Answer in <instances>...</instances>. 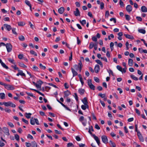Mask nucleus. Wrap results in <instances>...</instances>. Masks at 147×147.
Segmentation results:
<instances>
[{
    "instance_id": "nucleus-15",
    "label": "nucleus",
    "mask_w": 147,
    "mask_h": 147,
    "mask_svg": "<svg viewBox=\"0 0 147 147\" xmlns=\"http://www.w3.org/2000/svg\"><path fill=\"white\" fill-rule=\"evenodd\" d=\"M124 35L127 38L131 40H133L134 39V37L132 35L125 34H124Z\"/></svg>"
},
{
    "instance_id": "nucleus-30",
    "label": "nucleus",
    "mask_w": 147,
    "mask_h": 147,
    "mask_svg": "<svg viewBox=\"0 0 147 147\" xmlns=\"http://www.w3.org/2000/svg\"><path fill=\"white\" fill-rule=\"evenodd\" d=\"M8 61L11 63L15 64V63L14 61V60L13 59H11L10 58H9L8 59Z\"/></svg>"
},
{
    "instance_id": "nucleus-49",
    "label": "nucleus",
    "mask_w": 147,
    "mask_h": 147,
    "mask_svg": "<svg viewBox=\"0 0 147 147\" xmlns=\"http://www.w3.org/2000/svg\"><path fill=\"white\" fill-rule=\"evenodd\" d=\"M88 84L89 86L92 84V80L91 79L89 80L88 81Z\"/></svg>"
},
{
    "instance_id": "nucleus-14",
    "label": "nucleus",
    "mask_w": 147,
    "mask_h": 147,
    "mask_svg": "<svg viewBox=\"0 0 147 147\" xmlns=\"http://www.w3.org/2000/svg\"><path fill=\"white\" fill-rule=\"evenodd\" d=\"M64 95L63 97L64 98L68 96L71 94V93L68 90H67L66 91L64 92Z\"/></svg>"
},
{
    "instance_id": "nucleus-45",
    "label": "nucleus",
    "mask_w": 147,
    "mask_h": 147,
    "mask_svg": "<svg viewBox=\"0 0 147 147\" xmlns=\"http://www.w3.org/2000/svg\"><path fill=\"white\" fill-rule=\"evenodd\" d=\"M94 80L97 82H99V78L96 77H94Z\"/></svg>"
},
{
    "instance_id": "nucleus-6",
    "label": "nucleus",
    "mask_w": 147,
    "mask_h": 147,
    "mask_svg": "<svg viewBox=\"0 0 147 147\" xmlns=\"http://www.w3.org/2000/svg\"><path fill=\"white\" fill-rule=\"evenodd\" d=\"M92 136L93 137L96 142L98 145L100 144V142L98 138L94 134L92 135Z\"/></svg>"
},
{
    "instance_id": "nucleus-58",
    "label": "nucleus",
    "mask_w": 147,
    "mask_h": 147,
    "mask_svg": "<svg viewBox=\"0 0 147 147\" xmlns=\"http://www.w3.org/2000/svg\"><path fill=\"white\" fill-rule=\"evenodd\" d=\"M73 146V144L71 143H69L67 144V147H71Z\"/></svg>"
},
{
    "instance_id": "nucleus-50",
    "label": "nucleus",
    "mask_w": 147,
    "mask_h": 147,
    "mask_svg": "<svg viewBox=\"0 0 147 147\" xmlns=\"http://www.w3.org/2000/svg\"><path fill=\"white\" fill-rule=\"evenodd\" d=\"M39 66L40 68L41 69H45L46 68V67L45 66H43L41 63L40 64Z\"/></svg>"
},
{
    "instance_id": "nucleus-24",
    "label": "nucleus",
    "mask_w": 147,
    "mask_h": 147,
    "mask_svg": "<svg viewBox=\"0 0 147 147\" xmlns=\"http://www.w3.org/2000/svg\"><path fill=\"white\" fill-rule=\"evenodd\" d=\"M85 90L83 89L80 88L78 90V92H79L80 94L81 95L83 94Z\"/></svg>"
},
{
    "instance_id": "nucleus-57",
    "label": "nucleus",
    "mask_w": 147,
    "mask_h": 147,
    "mask_svg": "<svg viewBox=\"0 0 147 147\" xmlns=\"http://www.w3.org/2000/svg\"><path fill=\"white\" fill-rule=\"evenodd\" d=\"M100 102L102 105L103 107H105V104L103 101H102L100 99L99 100Z\"/></svg>"
},
{
    "instance_id": "nucleus-28",
    "label": "nucleus",
    "mask_w": 147,
    "mask_h": 147,
    "mask_svg": "<svg viewBox=\"0 0 147 147\" xmlns=\"http://www.w3.org/2000/svg\"><path fill=\"white\" fill-rule=\"evenodd\" d=\"M131 77L135 80L137 81L138 80V78L135 76L134 75H131L130 76Z\"/></svg>"
},
{
    "instance_id": "nucleus-36",
    "label": "nucleus",
    "mask_w": 147,
    "mask_h": 147,
    "mask_svg": "<svg viewBox=\"0 0 147 147\" xmlns=\"http://www.w3.org/2000/svg\"><path fill=\"white\" fill-rule=\"evenodd\" d=\"M117 68L119 70L123 73L122 69L121 66L118 65L117 66Z\"/></svg>"
},
{
    "instance_id": "nucleus-33",
    "label": "nucleus",
    "mask_w": 147,
    "mask_h": 147,
    "mask_svg": "<svg viewBox=\"0 0 147 147\" xmlns=\"http://www.w3.org/2000/svg\"><path fill=\"white\" fill-rule=\"evenodd\" d=\"M32 147H37V145L36 142H32Z\"/></svg>"
},
{
    "instance_id": "nucleus-21",
    "label": "nucleus",
    "mask_w": 147,
    "mask_h": 147,
    "mask_svg": "<svg viewBox=\"0 0 147 147\" xmlns=\"http://www.w3.org/2000/svg\"><path fill=\"white\" fill-rule=\"evenodd\" d=\"M128 64L129 66H132L133 65V60L131 59H128Z\"/></svg>"
},
{
    "instance_id": "nucleus-3",
    "label": "nucleus",
    "mask_w": 147,
    "mask_h": 147,
    "mask_svg": "<svg viewBox=\"0 0 147 147\" xmlns=\"http://www.w3.org/2000/svg\"><path fill=\"white\" fill-rule=\"evenodd\" d=\"M3 105L6 107L9 106L13 108H15L16 106L15 104L10 101L7 102H4Z\"/></svg>"
},
{
    "instance_id": "nucleus-22",
    "label": "nucleus",
    "mask_w": 147,
    "mask_h": 147,
    "mask_svg": "<svg viewBox=\"0 0 147 147\" xmlns=\"http://www.w3.org/2000/svg\"><path fill=\"white\" fill-rule=\"evenodd\" d=\"M109 143L111 147H116V145L111 140L109 141Z\"/></svg>"
},
{
    "instance_id": "nucleus-39",
    "label": "nucleus",
    "mask_w": 147,
    "mask_h": 147,
    "mask_svg": "<svg viewBox=\"0 0 147 147\" xmlns=\"http://www.w3.org/2000/svg\"><path fill=\"white\" fill-rule=\"evenodd\" d=\"M107 71L109 73L110 75V74H111L113 76H114L113 71L111 70V69L107 70Z\"/></svg>"
},
{
    "instance_id": "nucleus-44",
    "label": "nucleus",
    "mask_w": 147,
    "mask_h": 147,
    "mask_svg": "<svg viewBox=\"0 0 147 147\" xmlns=\"http://www.w3.org/2000/svg\"><path fill=\"white\" fill-rule=\"evenodd\" d=\"M119 4L121 7H123L124 6L123 2L121 0H120L119 1Z\"/></svg>"
},
{
    "instance_id": "nucleus-40",
    "label": "nucleus",
    "mask_w": 147,
    "mask_h": 147,
    "mask_svg": "<svg viewBox=\"0 0 147 147\" xmlns=\"http://www.w3.org/2000/svg\"><path fill=\"white\" fill-rule=\"evenodd\" d=\"M25 3L28 6H30V5H31V3H30V2L29 1L25 0Z\"/></svg>"
},
{
    "instance_id": "nucleus-51",
    "label": "nucleus",
    "mask_w": 147,
    "mask_h": 147,
    "mask_svg": "<svg viewBox=\"0 0 147 147\" xmlns=\"http://www.w3.org/2000/svg\"><path fill=\"white\" fill-rule=\"evenodd\" d=\"M92 40L94 42H96L97 40V38L95 36H94L92 38Z\"/></svg>"
},
{
    "instance_id": "nucleus-17",
    "label": "nucleus",
    "mask_w": 147,
    "mask_h": 147,
    "mask_svg": "<svg viewBox=\"0 0 147 147\" xmlns=\"http://www.w3.org/2000/svg\"><path fill=\"white\" fill-rule=\"evenodd\" d=\"M82 101L84 105H88V104L86 97H84L82 100Z\"/></svg>"
},
{
    "instance_id": "nucleus-35",
    "label": "nucleus",
    "mask_w": 147,
    "mask_h": 147,
    "mask_svg": "<svg viewBox=\"0 0 147 147\" xmlns=\"http://www.w3.org/2000/svg\"><path fill=\"white\" fill-rule=\"evenodd\" d=\"M114 43L113 42H111L110 44V48H111V51H112V50H113V46H114Z\"/></svg>"
},
{
    "instance_id": "nucleus-47",
    "label": "nucleus",
    "mask_w": 147,
    "mask_h": 147,
    "mask_svg": "<svg viewBox=\"0 0 147 147\" xmlns=\"http://www.w3.org/2000/svg\"><path fill=\"white\" fill-rule=\"evenodd\" d=\"M90 88L93 90L95 89V86L92 84L89 86Z\"/></svg>"
},
{
    "instance_id": "nucleus-34",
    "label": "nucleus",
    "mask_w": 147,
    "mask_h": 147,
    "mask_svg": "<svg viewBox=\"0 0 147 147\" xmlns=\"http://www.w3.org/2000/svg\"><path fill=\"white\" fill-rule=\"evenodd\" d=\"M95 61L98 64H99L102 67L103 66V65L102 62L99 60H96Z\"/></svg>"
},
{
    "instance_id": "nucleus-55",
    "label": "nucleus",
    "mask_w": 147,
    "mask_h": 147,
    "mask_svg": "<svg viewBox=\"0 0 147 147\" xmlns=\"http://www.w3.org/2000/svg\"><path fill=\"white\" fill-rule=\"evenodd\" d=\"M111 21H113L115 23L116 22V19L114 18H112L110 20Z\"/></svg>"
},
{
    "instance_id": "nucleus-12",
    "label": "nucleus",
    "mask_w": 147,
    "mask_h": 147,
    "mask_svg": "<svg viewBox=\"0 0 147 147\" xmlns=\"http://www.w3.org/2000/svg\"><path fill=\"white\" fill-rule=\"evenodd\" d=\"M126 10L129 12H130L132 10V6L130 5H128L126 7Z\"/></svg>"
},
{
    "instance_id": "nucleus-42",
    "label": "nucleus",
    "mask_w": 147,
    "mask_h": 147,
    "mask_svg": "<svg viewBox=\"0 0 147 147\" xmlns=\"http://www.w3.org/2000/svg\"><path fill=\"white\" fill-rule=\"evenodd\" d=\"M18 25L19 26H23L24 25L25 23L23 22H18Z\"/></svg>"
},
{
    "instance_id": "nucleus-19",
    "label": "nucleus",
    "mask_w": 147,
    "mask_h": 147,
    "mask_svg": "<svg viewBox=\"0 0 147 147\" xmlns=\"http://www.w3.org/2000/svg\"><path fill=\"white\" fill-rule=\"evenodd\" d=\"M81 108L83 110H85L86 109L89 108V106L88 105H82Z\"/></svg>"
},
{
    "instance_id": "nucleus-18",
    "label": "nucleus",
    "mask_w": 147,
    "mask_h": 147,
    "mask_svg": "<svg viewBox=\"0 0 147 147\" xmlns=\"http://www.w3.org/2000/svg\"><path fill=\"white\" fill-rule=\"evenodd\" d=\"M64 8L63 7H61L58 9V12L61 14H62L64 11Z\"/></svg>"
},
{
    "instance_id": "nucleus-11",
    "label": "nucleus",
    "mask_w": 147,
    "mask_h": 147,
    "mask_svg": "<svg viewBox=\"0 0 147 147\" xmlns=\"http://www.w3.org/2000/svg\"><path fill=\"white\" fill-rule=\"evenodd\" d=\"M71 72L73 74V77L75 76L78 75L77 72L72 67L71 68Z\"/></svg>"
},
{
    "instance_id": "nucleus-16",
    "label": "nucleus",
    "mask_w": 147,
    "mask_h": 147,
    "mask_svg": "<svg viewBox=\"0 0 147 147\" xmlns=\"http://www.w3.org/2000/svg\"><path fill=\"white\" fill-rule=\"evenodd\" d=\"M94 71L96 73H98L100 70V67L98 65H96L94 68Z\"/></svg>"
},
{
    "instance_id": "nucleus-23",
    "label": "nucleus",
    "mask_w": 147,
    "mask_h": 147,
    "mask_svg": "<svg viewBox=\"0 0 147 147\" xmlns=\"http://www.w3.org/2000/svg\"><path fill=\"white\" fill-rule=\"evenodd\" d=\"M5 94L4 93H0V98L2 99H3L5 98Z\"/></svg>"
},
{
    "instance_id": "nucleus-7",
    "label": "nucleus",
    "mask_w": 147,
    "mask_h": 147,
    "mask_svg": "<svg viewBox=\"0 0 147 147\" xmlns=\"http://www.w3.org/2000/svg\"><path fill=\"white\" fill-rule=\"evenodd\" d=\"M137 135L140 141L141 142H143L144 141V138L140 132H138Z\"/></svg>"
},
{
    "instance_id": "nucleus-5",
    "label": "nucleus",
    "mask_w": 147,
    "mask_h": 147,
    "mask_svg": "<svg viewBox=\"0 0 147 147\" xmlns=\"http://www.w3.org/2000/svg\"><path fill=\"white\" fill-rule=\"evenodd\" d=\"M101 138L102 141L103 143L105 144L108 143V139L107 136L103 135L101 136Z\"/></svg>"
},
{
    "instance_id": "nucleus-61",
    "label": "nucleus",
    "mask_w": 147,
    "mask_h": 147,
    "mask_svg": "<svg viewBox=\"0 0 147 147\" xmlns=\"http://www.w3.org/2000/svg\"><path fill=\"white\" fill-rule=\"evenodd\" d=\"M3 20L5 21H9V17H5L3 18Z\"/></svg>"
},
{
    "instance_id": "nucleus-29",
    "label": "nucleus",
    "mask_w": 147,
    "mask_h": 147,
    "mask_svg": "<svg viewBox=\"0 0 147 147\" xmlns=\"http://www.w3.org/2000/svg\"><path fill=\"white\" fill-rule=\"evenodd\" d=\"M19 65L22 67L24 68H26L27 67V66L25 65L22 62L19 63Z\"/></svg>"
},
{
    "instance_id": "nucleus-56",
    "label": "nucleus",
    "mask_w": 147,
    "mask_h": 147,
    "mask_svg": "<svg viewBox=\"0 0 147 147\" xmlns=\"http://www.w3.org/2000/svg\"><path fill=\"white\" fill-rule=\"evenodd\" d=\"M22 120L23 122H24L25 123L28 124V121L24 119V118H22Z\"/></svg>"
},
{
    "instance_id": "nucleus-62",
    "label": "nucleus",
    "mask_w": 147,
    "mask_h": 147,
    "mask_svg": "<svg viewBox=\"0 0 147 147\" xmlns=\"http://www.w3.org/2000/svg\"><path fill=\"white\" fill-rule=\"evenodd\" d=\"M95 128L98 130L100 129V127L97 124H95Z\"/></svg>"
},
{
    "instance_id": "nucleus-59",
    "label": "nucleus",
    "mask_w": 147,
    "mask_h": 147,
    "mask_svg": "<svg viewBox=\"0 0 147 147\" xmlns=\"http://www.w3.org/2000/svg\"><path fill=\"white\" fill-rule=\"evenodd\" d=\"M26 145L27 147H30L31 146V144L30 143L26 142Z\"/></svg>"
},
{
    "instance_id": "nucleus-2",
    "label": "nucleus",
    "mask_w": 147,
    "mask_h": 147,
    "mask_svg": "<svg viewBox=\"0 0 147 147\" xmlns=\"http://www.w3.org/2000/svg\"><path fill=\"white\" fill-rule=\"evenodd\" d=\"M3 86L5 88L8 90H13L15 89V88L13 85L6 84L4 83Z\"/></svg>"
},
{
    "instance_id": "nucleus-9",
    "label": "nucleus",
    "mask_w": 147,
    "mask_h": 147,
    "mask_svg": "<svg viewBox=\"0 0 147 147\" xmlns=\"http://www.w3.org/2000/svg\"><path fill=\"white\" fill-rule=\"evenodd\" d=\"M4 130V133L7 135L9 136V130L6 127H4L3 128Z\"/></svg>"
},
{
    "instance_id": "nucleus-25",
    "label": "nucleus",
    "mask_w": 147,
    "mask_h": 147,
    "mask_svg": "<svg viewBox=\"0 0 147 147\" xmlns=\"http://www.w3.org/2000/svg\"><path fill=\"white\" fill-rule=\"evenodd\" d=\"M95 44L94 43L92 42H91L90 43L89 46V48L90 49H91L93 48L95 46Z\"/></svg>"
},
{
    "instance_id": "nucleus-13",
    "label": "nucleus",
    "mask_w": 147,
    "mask_h": 147,
    "mask_svg": "<svg viewBox=\"0 0 147 147\" xmlns=\"http://www.w3.org/2000/svg\"><path fill=\"white\" fill-rule=\"evenodd\" d=\"M4 27L8 31H10L11 29V27L9 25L6 24L3 25Z\"/></svg>"
},
{
    "instance_id": "nucleus-48",
    "label": "nucleus",
    "mask_w": 147,
    "mask_h": 147,
    "mask_svg": "<svg viewBox=\"0 0 147 147\" xmlns=\"http://www.w3.org/2000/svg\"><path fill=\"white\" fill-rule=\"evenodd\" d=\"M15 139L18 140V141L19 140V135L18 134H16L15 135Z\"/></svg>"
},
{
    "instance_id": "nucleus-46",
    "label": "nucleus",
    "mask_w": 147,
    "mask_h": 147,
    "mask_svg": "<svg viewBox=\"0 0 147 147\" xmlns=\"http://www.w3.org/2000/svg\"><path fill=\"white\" fill-rule=\"evenodd\" d=\"M100 4V8L101 9H103L104 7V3L102 2H101Z\"/></svg>"
},
{
    "instance_id": "nucleus-1",
    "label": "nucleus",
    "mask_w": 147,
    "mask_h": 147,
    "mask_svg": "<svg viewBox=\"0 0 147 147\" xmlns=\"http://www.w3.org/2000/svg\"><path fill=\"white\" fill-rule=\"evenodd\" d=\"M82 66L83 65L82 62L81 61H80L78 64V65L76 64L74 65V67L76 70L77 71L79 70V72H81Z\"/></svg>"
},
{
    "instance_id": "nucleus-38",
    "label": "nucleus",
    "mask_w": 147,
    "mask_h": 147,
    "mask_svg": "<svg viewBox=\"0 0 147 147\" xmlns=\"http://www.w3.org/2000/svg\"><path fill=\"white\" fill-rule=\"evenodd\" d=\"M30 53L31 54L34 55L36 56H37V54L33 50L30 51Z\"/></svg>"
},
{
    "instance_id": "nucleus-20",
    "label": "nucleus",
    "mask_w": 147,
    "mask_h": 147,
    "mask_svg": "<svg viewBox=\"0 0 147 147\" xmlns=\"http://www.w3.org/2000/svg\"><path fill=\"white\" fill-rule=\"evenodd\" d=\"M141 10L143 12H147V8H146L145 6H142L141 7Z\"/></svg>"
},
{
    "instance_id": "nucleus-26",
    "label": "nucleus",
    "mask_w": 147,
    "mask_h": 147,
    "mask_svg": "<svg viewBox=\"0 0 147 147\" xmlns=\"http://www.w3.org/2000/svg\"><path fill=\"white\" fill-rule=\"evenodd\" d=\"M138 31L139 32L143 34H145L146 32L145 30L143 29H139Z\"/></svg>"
},
{
    "instance_id": "nucleus-37",
    "label": "nucleus",
    "mask_w": 147,
    "mask_h": 147,
    "mask_svg": "<svg viewBox=\"0 0 147 147\" xmlns=\"http://www.w3.org/2000/svg\"><path fill=\"white\" fill-rule=\"evenodd\" d=\"M19 39L21 41H24L25 39L24 37L22 35H21L19 37Z\"/></svg>"
},
{
    "instance_id": "nucleus-54",
    "label": "nucleus",
    "mask_w": 147,
    "mask_h": 147,
    "mask_svg": "<svg viewBox=\"0 0 147 147\" xmlns=\"http://www.w3.org/2000/svg\"><path fill=\"white\" fill-rule=\"evenodd\" d=\"M136 19L138 21H142V18L139 16H137L136 17Z\"/></svg>"
},
{
    "instance_id": "nucleus-41",
    "label": "nucleus",
    "mask_w": 147,
    "mask_h": 147,
    "mask_svg": "<svg viewBox=\"0 0 147 147\" xmlns=\"http://www.w3.org/2000/svg\"><path fill=\"white\" fill-rule=\"evenodd\" d=\"M2 66L4 68L6 69L8 68V67L3 62L1 64Z\"/></svg>"
},
{
    "instance_id": "nucleus-53",
    "label": "nucleus",
    "mask_w": 147,
    "mask_h": 147,
    "mask_svg": "<svg viewBox=\"0 0 147 147\" xmlns=\"http://www.w3.org/2000/svg\"><path fill=\"white\" fill-rule=\"evenodd\" d=\"M98 95L100 97H101L102 98H103L105 96H106L105 94H102L101 93H99L98 94Z\"/></svg>"
},
{
    "instance_id": "nucleus-31",
    "label": "nucleus",
    "mask_w": 147,
    "mask_h": 147,
    "mask_svg": "<svg viewBox=\"0 0 147 147\" xmlns=\"http://www.w3.org/2000/svg\"><path fill=\"white\" fill-rule=\"evenodd\" d=\"M34 119L32 118L30 119V123L32 125H34L35 124V121Z\"/></svg>"
},
{
    "instance_id": "nucleus-10",
    "label": "nucleus",
    "mask_w": 147,
    "mask_h": 147,
    "mask_svg": "<svg viewBox=\"0 0 147 147\" xmlns=\"http://www.w3.org/2000/svg\"><path fill=\"white\" fill-rule=\"evenodd\" d=\"M74 15L76 16H80V12L78 8L76 9V11H74Z\"/></svg>"
},
{
    "instance_id": "nucleus-63",
    "label": "nucleus",
    "mask_w": 147,
    "mask_h": 147,
    "mask_svg": "<svg viewBox=\"0 0 147 147\" xmlns=\"http://www.w3.org/2000/svg\"><path fill=\"white\" fill-rule=\"evenodd\" d=\"M23 57V54H19L18 55V58L21 59H22Z\"/></svg>"
},
{
    "instance_id": "nucleus-52",
    "label": "nucleus",
    "mask_w": 147,
    "mask_h": 147,
    "mask_svg": "<svg viewBox=\"0 0 147 147\" xmlns=\"http://www.w3.org/2000/svg\"><path fill=\"white\" fill-rule=\"evenodd\" d=\"M125 17L126 19L127 20H129L130 19V17L128 15H125Z\"/></svg>"
},
{
    "instance_id": "nucleus-8",
    "label": "nucleus",
    "mask_w": 147,
    "mask_h": 147,
    "mask_svg": "<svg viewBox=\"0 0 147 147\" xmlns=\"http://www.w3.org/2000/svg\"><path fill=\"white\" fill-rule=\"evenodd\" d=\"M18 72L17 74V76H19V75H20L22 76H24L26 77V75L23 72V71L22 70H18Z\"/></svg>"
},
{
    "instance_id": "nucleus-4",
    "label": "nucleus",
    "mask_w": 147,
    "mask_h": 147,
    "mask_svg": "<svg viewBox=\"0 0 147 147\" xmlns=\"http://www.w3.org/2000/svg\"><path fill=\"white\" fill-rule=\"evenodd\" d=\"M5 46L8 52H10L12 50V46L11 44L9 43L6 44Z\"/></svg>"
},
{
    "instance_id": "nucleus-43",
    "label": "nucleus",
    "mask_w": 147,
    "mask_h": 147,
    "mask_svg": "<svg viewBox=\"0 0 147 147\" xmlns=\"http://www.w3.org/2000/svg\"><path fill=\"white\" fill-rule=\"evenodd\" d=\"M8 125L11 127H14V125L12 123L10 122H8L7 123Z\"/></svg>"
},
{
    "instance_id": "nucleus-60",
    "label": "nucleus",
    "mask_w": 147,
    "mask_h": 147,
    "mask_svg": "<svg viewBox=\"0 0 147 147\" xmlns=\"http://www.w3.org/2000/svg\"><path fill=\"white\" fill-rule=\"evenodd\" d=\"M109 15V11H106L105 12V16L106 17H108V16Z\"/></svg>"
},
{
    "instance_id": "nucleus-64",
    "label": "nucleus",
    "mask_w": 147,
    "mask_h": 147,
    "mask_svg": "<svg viewBox=\"0 0 147 147\" xmlns=\"http://www.w3.org/2000/svg\"><path fill=\"white\" fill-rule=\"evenodd\" d=\"M27 138H30L32 140L33 139V136L30 134H28Z\"/></svg>"
},
{
    "instance_id": "nucleus-27",
    "label": "nucleus",
    "mask_w": 147,
    "mask_h": 147,
    "mask_svg": "<svg viewBox=\"0 0 147 147\" xmlns=\"http://www.w3.org/2000/svg\"><path fill=\"white\" fill-rule=\"evenodd\" d=\"M26 117L28 119H29L30 118L31 116L32 115V114L30 113H25Z\"/></svg>"
},
{
    "instance_id": "nucleus-32",
    "label": "nucleus",
    "mask_w": 147,
    "mask_h": 147,
    "mask_svg": "<svg viewBox=\"0 0 147 147\" xmlns=\"http://www.w3.org/2000/svg\"><path fill=\"white\" fill-rule=\"evenodd\" d=\"M80 22L83 26H84L86 23V22L85 20H83L82 21L80 20Z\"/></svg>"
}]
</instances>
